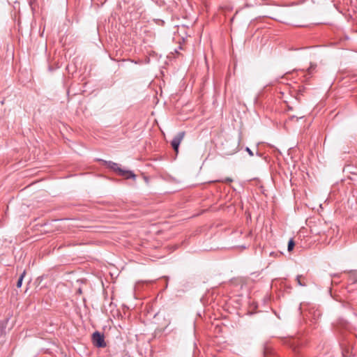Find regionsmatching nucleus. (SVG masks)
Segmentation results:
<instances>
[{"mask_svg": "<svg viewBox=\"0 0 357 357\" xmlns=\"http://www.w3.org/2000/svg\"><path fill=\"white\" fill-rule=\"evenodd\" d=\"M25 275H26V271H24L22 272V273L20 275V276L17 282L16 286L17 288H20L22 287V281H23V279H24V277Z\"/></svg>", "mask_w": 357, "mask_h": 357, "instance_id": "obj_6", "label": "nucleus"}, {"mask_svg": "<svg viewBox=\"0 0 357 357\" xmlns=\"http://www.w3.org/2000/svg\"><path fill=\"white\" fill-rule=\"evenodd\" d=\"M294 245H295V243H294V241L293 240V238H291L289 242H288V248H287V250L289 252H291L293 250L294 248Z\"/></svg>", "mask_w": 357, "mask_h": 357, "instance_id": "obj_8", "label": "nucleus"}, {"mask_svg": "<svg viewBox=\"0 0 357 357\" xmlns=\"http://www.w3.org/2000/svg\"><path fill=\"white\" fill-rule=\"evenodd\" d=\"M99 161L102 162L105 165L107 166V167L109 168L110 169L113 170L114 172H116L119 176L125 177V178H133L135 179L136 175L130 170H124L119 167V164L112 162V161H107L102 159H99Z\"/></svg>", "mask_w": 357, "mask_h": 357, "instance_id": "obj_1", "label": "nucleus"}, {"mask_svg": "<svg viewBox=\"0 0 357 357\" xmlns=\"http://www.w3.org/2000/svg\"><path fill=\"white\" fill-rule=\"evenodd\" d=\"M218 181L222 183H231L233 181V179L230 177H227L223 179L218 180Z\"/></svg>", "mask_w": 357, "mask_h": 357, "instance_id": "obj_9", "label": "nucleus"}, {"mask_svg": "<svg viewBox=\"0 0 357 357\" xmlns=\"http://www.w3.org/2000/svg\"><path fill=\"white\" fill-rule=\"evenodd\" d=\"M185 132H179L176 136L174 137L171 142V145L176 153L178 152V148L181 142L185 137Z\"/></svg>", "mask_w": 357, "mask_h": 357, "instance_id": "obj_4", "label": "nucleus"}, {"mask_svg": "<svg viewBox=\"0 0 357 357\" xmlns=\"http://www.w3.org/2000/svg\"><path fill=\"white\" fill-rule=\"evenodd\" d=\"M239 139H229L222 144L223 153L226 155H231L238 151Z\"/></svg>", "mask_w": 357, "mask_h": 357, "instance_id": "obj_2", "label": "nucleus"}, {"mask_svg": "<svg viewBox=\"0 0 357 357\" xmlns=\"http://www.w3.org/2000/svg\"><path fill=\"white\" fill-rule=\"evenodd\" d=\"M92 341L95 346L99 348H104L106 347L104 335L98 331H96L92 335Z\"/></svg>", "mask_w": 357, "mask_h": 357, "instance_id": "obj_3", "label": "nucleus"}, {"mask_svg": "<svg viewBox=\"0 0 357 357\" xmlns=\"http://www.w3.org/2000/svg\"><path fill=\"white\" fill-rule=\"evenodd\" d=\"M302 275H298L296 277L297 283L299 286L305 287L307 285V283L304 281V279L302 280Z\"/></svg>", "mask_w": 357, "mask_h": 357, "instance_id": "obj_7", "label": "nucleus"}, {"mask_svg": "<svg viewBox=\"0 0 357 357\" xmlns=\"http://www.w3.org/2000/svg\"><path fill=\"white\" fill-rule=\"evenodd\" d=\"M316 67L317 65L311 64L310 66L307 68L306 74L304 75V77H306V79L312 76V75L314 73Z\"/></svg>", "mask_w": 357, "mask_h": 357, "instance_id": "obj_5", "label": "nucleus"}, {"mask_svg": "<svg viewBox=\"0 0 357 357\" xmlns=\"http://www.w3.org/2000/svg\"><path fill=\"white\" fill-rule=\"evenodd\" d=\"M245 151L248 152V153L250 156H253V155H254L253 152L252 151V150H251L249 147H246V148H245Z\"/></svg>", "mask_w": 357, "mask_h": 357, "instance_id": "obj_10", "label": "nucleus"}, {"mask_svg": "<svg viewBox=\"0 0 357 357\" xmlns=\"http://www.w3.org/2000/svg\"><path fill=\"white\" fill-rule=\"evenodd\" d=\"M77 293H78V294H82V289H79L77 290Z\"/></svg>", "mask_w": 357, "mask_h": 357, "instance_id": "obj_11", "label": "nucleus"}]
</instances>
